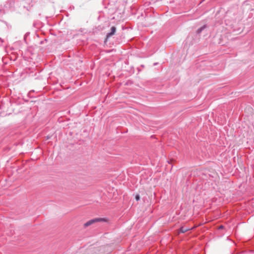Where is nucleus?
<instances>
[{
	"label": "nucleus",
	"mask_w": 254,
	"mask_h": 254,
	"mask_svg": "<svg viewBox=\"0 0 254 254\" xmlns=\"http://www.w3.org/2000/svg\"><path fill=\"white\" fill-rule=\"evenodd\" d=\"M101 221H106V219L105 218H95V219L90 220L87 221V222H86L84 224V226L88 227L95 222H101Z\"/></svg>",
	"instance_id": "obj_1"
},
{
	"label": "nucleus",
	"mask_w": 254,
	"mask_h": 254,
	"mask_svg": "<svg viewBox=\"0 0 254 254\" xmlns=\"http://www.w3.org/2000/svg\"><path fill=\"white\" fill-rule=\"evenodd\" d=\"M111 30V31L107 35L106 39L109 38L110 36L115 34V33L116 32V28L115 26H113V27H112Z\"/></svg>",
	"instance_id": "obj_2"
},
{
	"label": "nucleus",
	"mask_w": 254,
	"mask_h": 254,
	"mask_svg": "<svg viewBox=\"0 0 254 254\" xmlns=\"http://www.w3.org/2000/svg\"><path fill=\"white\" fill-rule=\"evenodd\" d=\"M191 229H192V228L182 227L180 229V232L182 233H184Z\"/></svg>",
	"instance_id": "obj_3"
},
{
	"label": "nucleus",
	"mask_w": 254,
	"mask_h": 254,
	"mask_svg": "<svg viewBox=\"0 0 254 254\" xmlns=\"http://www.w3.org/2000/svg\"><path fill=\"white\" fill-rule=\"evenodd\" d=\"M139 199H140V196H139V195L138 194L136 195L135 196V199H136L137 201H138V200H139Z\"/></svg>",
	"instance_id": "obj_4"
},
{
	"label": "nucleus",
	"mask_w": 254,
	"mask_h": 254,
	"mask_svg": "<svg viewBox=\"0 0 254 254\" xmlns=\"http://www.w3.org/2000/svg\"><path fill=\"white\" fill-rule=\"evenodd\" d=\"M223 226L222 225H221L219 227V229H223Z\"/></svg>",
	"instance_id": "obj_5"
}]
</instances>
